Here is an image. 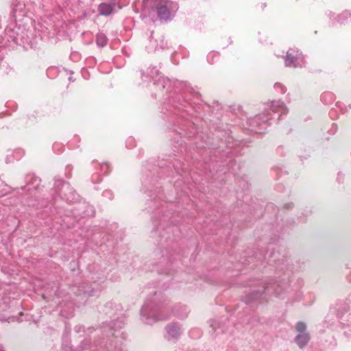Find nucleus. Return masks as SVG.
I'll use <instances>...</instances> for the list:
<instances>
[{
  "mask_svg": "<svg viewBox=\"0 0 351 351\" xmlns=\"http://www.w3.org/2000/svg\"><path fill=\"white\" fill-rule=\"evenodd\" d=\"M78 295H82L83 297L93 295V289L90 287H82L80 290Z\"/></svg>",
  "mask_w": 351,
  "mask_h": 351,
  "instance_id": "obj_10",
  "label": "nucleus"
},
{
  "mask_svg": "<svg viewBox=\"0 0 351 351\" xmlns=\"http://www.w3.org/2000/svg\"><path fill=\"white\" fill-rule=\"evenodd\" d=\"M141 315L142 320L147 324H152L169 317L157 295L145 302L141 310Z\"/></svg>",
  "mask_w": 351,
  "mask_h": 351,
  "instance_id": "obj_1",
  "label": "nucleus"
},
{
  "mask_svg": "<svg viewBox=\"0 0 351 351\" xmlns=\"http://www.w3.org/2000/svg\"><path fill=\"white\" fill-rule=\"evenodd\" d=\"M181 334V329L176 324H170L166 327L165 338L168 341L177 339Z\"/></svg>",
  "mask_w": 351,
  "mask_h": 351,
  "instance_id": "obj_6",
  "label": "nucleus"
},
{
  "mask_svg": "<svg viewBox=\"0 0 351 351\" xmlns=\"http://www.w3.org/2000/svg\"><path fill=\"white\" fill-rule=\"evenodd\" d=\"M115 4L103 3L99 6V12L101 15L108 16L115 10Z\"/></svg>",
  "mask_w": 351,
  "mask_h": 351,
  "instance_id": "obj_8",
  "label": "nucleus"
},
{
  "mask_svg": "<svg viewBox=\"0 0 351 351\" xmlns=\"http://www.w3.org/2000/svg\"><path fill=\"white\" fill-rule=\"evenodd\" d=\"M339 21H340L341 23L343 22V20H341V19H339Z\"/></svg>",
  "mask_w": 351,
  "mask_h": 351,
  "instance_id": "obj_21",
  "label": "nucleus"
},
{
  "mask_svg": "<svg viewBox=\"0 0 351 351\" xmlns=\"http://www.w3.org/2000/svg\"><path fill=\"white\" fill-rule=\"evenodd\" d=\"M27 178H29L30 180L34 179V183L35 184L34 189H37L40 182V180L38 178L34 177L33 176H28Z\"/></svg>",
  "mask_w": 351,
  "mask_h": 351,
  "instance_id": "obj_13",
  "label": "nucleus"
},
{
  "mask_svg": "<svg viewBox=\"0 0 351 351\" xmlns=\"http://www.w3.org/2000/svg\"><path fill=\"white\" fill-rule=\"evenodd\" d=\"M274 87L276 89L280 88L282 93H285V88L282 84H276Z\"/></svg>",
  "mask_w": 351,
  "mask_h": 351,
  "instance_id": "obj_14",
  "label": "nucleus"
},
{
  "mask_svg": "<svg viewBox=\"0 0 351 351\" xmlns=\"http://www.w3.org/2000/svg\"><path fill=\"white\" fill-rule=\"evenodd\" d=\"M349 107L351 108V105H349Z\"/></svg>",
  "mask_w": 351,
  "mask_h": 351,
  "instance_id": "obj_22",
  "label": "nucleus"
},
{
  "mask_svg": "<svg viewBox=\"0 0 351 351\" xmlns=\"http://www.w3.org/2000/svg\"><path fill=\"white\" fill-rule=\"evenodd\" d=\"M270 110L273 112H280L281 114H286L288 112V109L281 101H272Z\"/></svg>",
  "mask_w": 351,
  "mask_h": 351,
  "instance_id": "obj_7",
  "label": "nucleus"
},
{
  "mask_svg": "<svg viewBox=\"0 0 351 351\" xmlns=\"http://www.w3.org/2000/svg\"><path fill=\"white\" fill-rule=\"evenodd\" d=\"M60 145L58 143H56L53 145V149L55 152L58 151L60 149Z\"/></svg>",
  "mask_w": 351,
  "mask_h": 351,
  "instance_id": "obj_15",
  "label": "nucleus"
},
{
  "mask_svg": "<svg viewBox=\"0 0 351 351\" xmlns=\"http://www.w3.org/2000/svg\"><path fill=\"white\" fill-rule=\"evenodd\" d=\"M250 300H250V299L249 300H246V302H250Z\"/></svg>",
  "mask_w": 351,
  "mask_h": 351,
  "instance_id": "obj_20",
  "label": "nucleus"
},
{
  "mask_svg": "<svg viewBox=\"0 0 351 351\" xmlns=\"http://www.w3.org/2000/svg\"><path fill=\"white\" fill-rule=\"evenodd\" d=\"M158 3V16L161 20H167L173 16L178 9L176 2L169 0H155Z\"/></svg>",
  "mask_w": 351,
  "mask_h": 351,
  "instance_id": "obj_2",
  "label": "nucleus"
},
{
  "mask_svg": "<svg viewBox=\"0 0 351 351\" xmlns=\"http://www.w3.org/2000/svg\"><path fill=\"white\" fill-rule=\"evenodd\" d=\"M64 181L61 179H58V178H56L55 179V182H54V188L56 191H58L60 190V189H62L64 186Z\"/></svg>",
  "mask_w": 351,
  "mask_h": 351,
  "instance_id": "obj_12",
  "label": "nucleus"
},
{
  "mask_svg": "<svg viewBox=\"0 0 351 351\" xmlns=\"http://www.w3.org/2000/svg\"><path fill=\"white\" fill-rule=\"evenodd\" d=\"M31 189H31L29 186H28V187L27 188V190L28 191H31Z\"/></svg>",
  "mask_w": 351,
  "mask_h": 351,
  "instance_id": "obj_19",
  "label": "nucleus"
},
{
  "mask_svg": "<svg viewBox=\"0 0 351 351\" xmlns=\"http://www.w3.org/2000/svg\"><path fill=\"white\" fill-rule=\"evenodd\" d=\"M261 121L263 123H266L267 119L262 118L261 115L256 116L254 119L250 120V125L254 127L255 125H258L260 124Z\"/></svg>",
  "mask_w": 351,
  "mask_h": 351,
  "instance_id": "obj_11",
  "label": "nucleus"
},
{
  "mask_svg": "<svg viewBox=\"0 0 351 351\" xmlns=\"http://www.w3.org/2000/svg\"><path fill=\"white\" fill-rule=\"evenodd\" d=\"M74 267H77V263H74ZM73 269L74 270L75 267H73Z\"/></svg>",
  "mask_w": 351,
  "mask_h": 351,
  "instance_id": "obj_18",
  "label": "nucleus"
},
{
  "mask_svg": "<svg viewBox=\"0 0 351 351\" xmlns=\"http://www.w3.org/2000/svg\"><path fill=\"white\" fill-rule=\"evenodd\" d=\"M69 195L72 197L71 202L75 204L74 207L77 215L82 217L92 216L94 214L93 207L84 201H80V196L75 191H70Z\"/></svg>",
  "mask_w": 351,
  "mask_h": 351,
  "instance_id": "obj_3",
  "label": "nucleus"
},
{
  "mask_svg": "<svg viewBox=\"0 0 351 351\" xmlns=\"http://www.w3.org/2000/svg\"><path fill=\"white\" fill-rule=\"evenodd\" d=\"M285 64L286 66L301 67L304 65V59L302 54L298 49L291 48L287 52Z\"/></svg>",
  "mask_w": 351,
  "mask_h": 351,
  "instance_id": "obj_4",
  "label": "nucleus"
},
{
  "mask_svg": "<svg viewBox=\"0 0 351 351\" xmlns=\"http://www.w3.org/2000/svg\"><path fill=\"white\" fill-rule=\"evenodd\" d=\"M306 326L303 322H298L296 325L298 335L295 337V342L300 348H302L308 342L310 337L306 331Z\"/></svg>",
  "mask_w": 351,
  "mask_h": 351,
  "instance_id": "obj_5",
  "label": "nucleus"
},
{
  "mask_svg": "<svg viewBox=\"0 0 351 351\" xmlns=\"http://www.w3.org/2000/svg\"><path fill=\"white\" fill-rule=\"evenodd\" d=\"M54 70H55V69H53V68L47 69V75L51 77V73L53 72Z\"/></svg>",
  "mask_w": 351,
  "mask_h": 351,
  "instance_id": "obj_16",
  "label": "nucleus"
},
{
  "mask_svg": "<svg viewBox=\"0 0 351 351\" xmlns=\"http://www.w3.org/2000/svg\"><path fill=\"white\" fill-rule=\"evenodd\" d=\"M96 42L98 46L104 47L107 43V38L103 33H99L97 35Z\"/></svg>",
  "mask_w": 351,
  "mask_h": 351,
  "instance_id": "obj_9",
  "label": "nucleus"
},
{
  "mask_svg": "<svg viewBox=\"0 0 351 351\" xmlns=\"http://www.w3.org/2000/svg\"><path fill=\"white\" fill-rule=\"evenodd\" d=\"M8 190L3 189V191H0V197L5 195L8 193Z\"/></svg>",
  "mask_w": 351,
  "mask_h": 351,
  "instance_id": "obj_17",
  "label": "nucleus"
}]
</instances>
